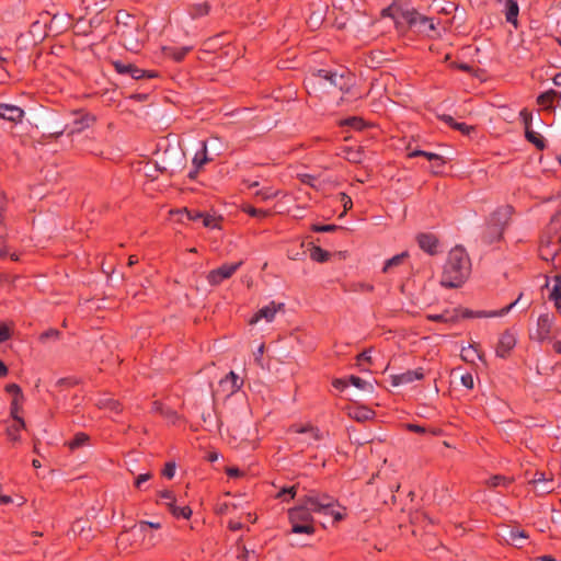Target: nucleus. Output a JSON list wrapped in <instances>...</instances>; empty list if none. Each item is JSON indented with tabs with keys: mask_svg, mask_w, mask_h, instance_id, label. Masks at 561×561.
Returning <instances> with one entry per match:
<instances>
[{
	"mask_svg": "<svg viewBox=\"0 0 561 561\" xmlns=\"http://www.w3.org/2000/svg\"><path fill=\"white\" fill-rule=\"evenodd\" d=\"M323 85V91L328 87L339 89L343 94H351L355 85V76L347 69L330 70L318 69L309 73L305 79V87L308 93L318 94L320 87Z\"/></svg>",
	"mask_w": 561,
	"mask_h": 561,
	"instance_id": "obj_1",
	"label": "nucleus"
},
{
	"mask_svg": "<svg viewBox=\"0 0 561 561\" xmlns=\"http://www.w3.org/2000/svg\"><path fill=\"white\" fill-rule=\"evenodd\" d=\"M471 274V261L465 248H453L447 256L440 276V285L445 288H459Z\"/></svg>",
	"mask_w": 561,
	"mask_h": 561,
	"instance_id": "obj_2",
	"label": "nucleus"
},
{
	"mask_svg": "<svg viewBox=\"0 0 561 561\" xmlns=\"http://www.w3.org/2000/svg\"><path fill=\"white\" fill-rule=\"evenodd\" d=\"M159 157L160 159L156 162L154 167L160 173L173 176L185 167V153L180 148L168 147Z\"/></svg>",
	"mask_w": 561,
	"mask_h": 561,
	"instance_id": "obj_3",
	"label": "nucleus"
},
{
	"mask_svg": "<svg viewBox=\"0 0 561 561\" xmlns=\"http://www.w3.org/2000/svg\"><path fill=\"white\" fill-rule=\"evenodd\" d=\"M312 510L305 502L301 505L288 511V518L291 525V533L312 535L316 531L313 525Z\"/></svg>",
	"mask_w": 561,
	"mask_h": 561,
	"instance_id": "obj_4",
	"label": "nucleus"
},
{
	"mask_svg": "<svg viewBox=\"0 0 561 561\" xmlns=\"http://www.w3.org/2000/svg\"><path fill=\"white\" fill-rule=\"evenodd\" d=\"M112 66L118 75L129 77L133 80L154 79L159 77V72L156 70L140 69L135 64L124 60H114L112 61Z\"/></svg>",
	"mask_w": 561,
	"mask_h": 561,
	"instance_id": "obj_5",
	"label": "nucleus"
},
{
	"mask_svg": "<svg viewBox=\"0 0 561 561\" xmlns=\"http://www.w3.org/2000/svg\"><path fill=\"white\" fill-rule=\"evenodd\" d=\"M523 297V294L520 293L517 297V299H515L513 302H511L510 305H507L506 307L500 309V310H492V311H484V310H480V311H473L471 309H468V308H461V307H458L456 308V311H457V314H459V320L460 319H473V318H495V317H503L505 314H507L512 309L513 307H515L519 300L522 299Z\"/></svg>",
	"mask_w": 561,
	"mask_h": 561,
	"instance_id": "obj_6",
	"label": "nucleus"
},
{
	"mask_svg": "<svg viewBox=\"0 0 561 561\" xmlns=\"http://www.w3.org/2000/svg\"><path fill=\"white\" fill-rule=\"evenodd\" d=\"M404 19L410 27L415 28L416 32L426 36H431V33L436 31L434 20L422 15L417 11H407L404 13Z\"/></svg>",
	"mask_w": 561,
	"mask_h": 561,
	"instance_id": "obj_7",
	"label": "nucleus"
},
{
	"mask_svg": "<svg viewBox=\"0 0 561 561\" xmlns=\"http://www.w3.org/2000/svg\"><path fill=\"white\" fill-rule=\"evenodd\" d=\"M513 213L514 208L511 205H504L496 208L490 216V228L501 237L508 225Z\"/></svg>",
	"mask_w": 561,
	"mask_h": 561,
	"instance_id": "obj_8",
	"label": "nucleus"
},
{
	"mask_svg": "<svg viewBox=\"0 0 561 561\" xmlns=\"http://www.w3.org/2000/svg\"><path fill=\"white\" fill-rule=\"evenodd\" d=\"M242 264V261L230 264L225 263L219 267L211 270L207 274L206 278L211 286H218L224 280L230 278L241 267Z\"/></svg>",
	"mask_w": 561,
	"mask_h": 561,
	"instance_id": "obj_9",
	"label": "nucleus"
},
{
	"mask_svg": "<svg viewBox=\"0 0 561 561\" xmlns=\"http://www.w3.org/2000/svg\"><path fill=\"white\" fill-rule=\"evenodd\" d=\"M528 484L533 486V491L537 495H546L554 490V481L552 477H547L545 472L536 471L528 480Z\"/></svg>",
	"mask_w": 561,
	"mask_h": 561,
	"instance_id": "obj_10",
	"label": "nucleus"
},
{
	"mask_svg": "<svg viewBox=\"0 0 561 561\" xmlns=\"http://www.w3.org/2000/svg\"><path fill=\"white\" fill-rule=\"evenodd\" d=\"M554 324V317L550 313H542L538 317L537 328L531 339L542 343L551 340V331Z\"/></svg>",
	"mask_w": 561,
	"mask_h": 561,
	"instance_id": "obj_11",
	"label": "nucleus"
},
{
	"mask_svg": "<svg viewBox=\"0 0 561 561\" xmlns=\"http://www.w3.org/2000/svg\"><path fill=\"white\" fill-rule=\"evenodd\" d=\"M304 501L307 505L310 506L312 512H318V513H321V512L328 513V510L332 508L336 503V500L327 493L309 494V495L305 496Z\"/></svg>",
	"mask_w": 561,
	"mask_h": 561,
	"instance_id": "obj_12",
	"label": "nucleus"
},
{
	"mask_svg": "<svg viewBox=\"0 0 561 561\" xmlns=\"http://www.w3.org/2000/svg\"><path fill=\"white\" fill-rule=\"evenodd\" d=\"M197 409L201 410L204 428L210 433L220 432L222 422L216 412L215 404L203 408L201 403Z\"/></svg>",
	"mask_w": 561,
	"mask_h": 561,
	"instance_id": "obj_13",
	"label": "nucleus"
},
{
	"mask_svg": "<svg viewBox=\"0 0 561 561\" xmlns=\"http://www.w3.org/2000/svg\"><path fill=\"white\" fill-rule=\"evenodd\" d=\"M517 343L516 335L511 329H506L499 339L495 347V354L500 358L510 357L512 351L515 348Z\"/></svg>",
	"mask_w": 561,
	"mask_h": 561,
	"instance_id": "obj_14",
	"label": "nucleus"
},
{
	"mask_svg": "<svg viewBox=\"0 0 561 561\" xmlns=\"http://www.w3.org/2000/svg\"><path fill=\"white\" fill-rule=\"evenodd\" d=\"M560 244L561 236H557L556 241L552 240V238H548L547 240L542 239L539 247L540 257L546 261H549L550 259L553 260L560 250Z\"/></svg>",
	"mask_w": 561,
	"mask_h": 561,
	"instance_id": "obj_15",
	"label": "nucleus"
},
{
	"mask_svg": "<svg viewBox=\"0 0 561 561\" xmlns=\"http://www.w3.org/2000/svg\"><path fill=\"white\" fill-rule=\"evenodd\" d=\"M424 378V370L423 368H416L414 370H407L402 374L392 375L391 376V385L393 387H398L401 385L411 383L415 380H421Z\"/></svg>",
	"mask_w": 561,
	"mask_h": 561,
	"instance_id": "obj_16",
	"label": "nucleus"
},
{
	"mask_svg": "<svg viewBox=\"0 0 561 561\" xmlns=\"http://www.w3.org/2000/svg\"><path fill=\"white\" fill-rule=\"evenodd\" d=\"M419 247L430 255L437 253L438 239L433 233L422 232L416 236Z\"/></svg>",
	"mask_w": 561,
	"mask_h": 561,
	"instance_id": "obj_17",
	"label": "nucleus"
},
{
	"mask_svg": "<svg viewBox=\"0 0 561 561\" xmlns=\"http://www.w3.org/2000/svg\"><path fill=\"white\" fill-rule=\"evenodd\" d=\"M24 111L20 106L5 103L0 104V117L2 119L18 123L22 121Z\"/></svg>",
	"mask_w": 561,
	"mask_h": 561,
	"instance_id": "obj_18",
	"label": "nucleus"
},
{
	"mask_svg": "<svg viewBox=\"0 0 561 561\" xmlns=\"http://www.w3.org/2000/svg\"><path fill=\"white\" fill-rule=\"evenodd\" d=\"M284 304L276 305L272 301L270 305L261 308L250 321L251 324L257 322L260 319L264 318L266 321L271 322L275 318L277 310L282 309Z\"/></svg>",
	"mask_w": 561,
	"mask_h": 561,
	"instance_id": "obj_19",
	"label": "nucleus"
},
{
	"mask_svg": "<svg viewBox=\"0 0 561 561\" xmlns=\"http://www.w3.org/2000/svg\"><path fill=\"white\" fill-rule=\"evenodd\" d=\"M76 115L77 117L73 121L75 128L71 130V133H80L83 129L92 126L96 121V117L90 113L78 112Z\"/></svg>",
	"mask_w": 561,
	"mask_h": 561,
	"instance_id": "obj_20",
	"label": "nucleus"
},
{
	"mask_svg": "<svg viewBox=\"0 0 561 561\" xmlns=\"http://www.w3.org/2000/svg\"><path fill=\"white\" fill-rule=\"evenodd\" d=\"M211 10V5L208 1L193 3L187 7V13L193 20H197L207 16Z\"/></svg>",
	"mask_w": 561,
	"mask_h": 561,
	"instance_id": "obj_21",
	"label": "nucleus"
},
{
	"mask_svg": "<svg viewBox=\"0 0 561 561\" xmlns=\"http://www.w3.org/2000/svg\"><path fill=\"white\" fill-rule=\"evenodd\" d=\"M426 318L432 322L442 323H457L459 321V314H457L456 308L453 310H445L442 313L427 314Z\"/></svg>",
	"mask_w": 561,
	"mask_h": 561,
	"instance_id": "obj_22",
	"label": "nucleus"
},
{
	"mask_svg": "<svg viewBox=\"0 0 561 561\" xmlns=\"http://www.w3.org/2000/svg\"><path fill=\"white\" fill-rule=\"evenodd\" d=\"M290 432L298 433V434H309V437H311L313 440H321L323 438L322 432L311 424L307 425H297L294 424L290 426Z\"/></svg>",
	"mask_w": 561,
	"mask_h": 561,
	"instance_id": "obj_23",
	"label": "nucleus"
},
{
	"mask_svg": "<svg viewBox=\"0 0 561 561\" xmlns=\"http://www.w3.org/2000/svg\"><path fill=\"white\" fill-rule=\"evenodd\" d=\"M348 415L357 421V422H366V421H369V420H373L376 415L375 411L371 410L370 408H367V407H357V408H354L350 413Z\"/></svg>",
	"mask_w": 561,
	"mask_h": 561,
	"instance_id": "obj_24",
	"label": "nucleus"
},
{
	"mask_svg": "<svg viewBox=\"0 0 561 561\" xmlns=\"http://www.w3.org/2000/svg\"><path fill=\"white\" fill-rule=\"evenodd\" d=\"M340 126L350 127L354 130L362 131L369 127L370 125L359 116H350L340 122Z\"/></svg>",
	"mask_w": 561,
	"mask_h": 561,
	"instance_id": "obj_25",
	"label": "nucleus"
},
{
	"mask_svg": "<svg viewBox=\"0 0 561 561\" xmlns=\"http://www.w3.org/2000/svg\"><path fill=\"white\" fill-rule=\"evenodd\" d=\"M221 386L229 385V388L227 389L229 391V394H233L237 392L243 385V380L240 379V377L234 374L233 371H230L221 381Z\"/></svg>",
	"mask_w": 561,
	"mask_h": 561,
	"instance_id": "obj_26",
	"label": "nucleus"
},
{
	"mask_svg": "<svg viewBox=\"0 0 561 561\" xmlns=\"http://www.w3.org/2000/svg\"><path fill=\"white\" fill-rule=\"evenodd\" d=\"M557 99H561V93L559 91L550 89L538 95L537 103L541 106H545L546 108H549Z\"/></svg>",
	"mask_w": 561,
	"mask_h": 561,
	"instance_id": "obj_27",
	"label": "nucleus"
},
{
	"mask_svg": "<svg viewBox=\"0 0 561 561\" xmlns=\"http://www.w3.org/2000/svg\"><path fill=\"white\" fill-rule=\"evenodd\" d=\"M165 505L168 506L169 512L175 517V518H184L188 519L192 516V510L190 506H178L175 502H167Z\"/></svg>",
	"mask_w": 561,
	"mask_h": 561,
	"instance_id": "obj_28",
	"label": "nucleus"
},
{
	"mask_svg": "<svg viewBox=\"0 0 561 561\" xmlns=\"http://www.w3.org/2000/svg\"><path fill=\"white\" fill-rule=\"evenodd\" d=\"M408 156L410 158L424 157V159H427L428 161H437V168H443L446 163L444 157H442L440 154L434 153V152H430V151L413 150V151L409 152Z\"/></svg>",
	"mask_w": 561,
	"mask_h": 561,
	"instance_id": "obj_29",
	"label": "nucleus"
},
{
	"mask_svg": "<svg viewBox=\"0 0 561 561\" xmlns=\"http://www.w3.org/2000/svg\"><path fill=\"white\" fill-rule=\"evenodd\" d=\"M525 138L533 144L538 150L546 148L545 138L537 131L530 129L525 131Z\"/></svg>",
	"mask_w": 561,
	"mask_h": 561,
	"instance_id": "obj_30",
	"label": "nucleus"
},
{
	"mask_svg": "<svg viewBox=\"0 0 561 561\" xmlns=\"http://www.w3.org/2000/svg\"><path fill=\"white\" fill-rule=\"evenodd\" d=\"M23 401L24 399H12L10 404V415L15 422L21 423L22 426H25L24 419L19 415L20 411L22 410Z\"/></svg>",
	"mask_w": 561,
	"mask_h": 561,
	"instance_id": "obj_31",
	"label": "nucleus"
},
{
	"mask_svg": "<svg viewBox=\"0 0 561 561\" xmlns=\"http://www.w3.org/2000/svg\"><path fill=\"white\" fill-rule=\"evenodd\" d=\"M508 536L512 543L518 548H522L528 539V534L519 529H511Z\"/></svg>",
	"mask_w": 561,
	"mask_h": 561,
	"instance_id": "obj_32",
	"label": "nucleus"
},
{
	"mask_svg": "<svg viewBox=\"0 0 561 561\" xmlns=\"http://www.w3.org/2000/svg\"><path fill=\"white\" fill-rule=\"evenodd\" d=\"M208 161L207 146L206 142L203 141L201 150H198L193 158V165L194 168L201 169Z\"/></svg>",
	"mask_w": 561,
	"mask_h": 561,
	"instance_id": "obj_33",
	"label": "nucleus"
},
{
	"mask_svg": "<svg viewBox=\"0 0 561 561\" xmlns=\"http://www.w3.org/2000/svg\"><path fill=\"white\" fill-rule=\"evenodd\" d=\"M408 256H409V253L407 251H404V252L397 254V255L392 256L391 259L387 260L382 267V272L388 273L391 267L401 265L403 263L404 259H407Z\"/></svg>",
	"mask_w": 561,
	"mask_h": 561,
	"instance_id": "obj_34",
	"label": "nucleus"
},
{
	"mask_svg": "<svg viewBox=\"0 0 561 561\" xmlns=\"http://www.w3.org/2000/svg\"><path fill=\"white\" fill-rule=\"evenodd\" d=\"M330 255V252L317 245L310 250V259L314 262L324 263L329 261Z\"/></svg>",
	"mask_w": 561,
	"mask_h": 561,
	"instance_id": "obj_35",
	"label": "nucleus"
},
{
	"mask_svg": "<svg viewBox=\"0 0 561 561\" xmlns=\"http://www.w3.org/2000/svg\"><path fill=\"white\" fill-rule=\"evenodd\" d=\"M242 211L248 214L251 217L259 218V219L266 218L271 215L270 210L255 208L254 206L249 205V204L242 206Z\"/></svg>",
	"mask_w": 561,
	"mask_h": 561,
	"instance_id": "obj_36",
	"label": "nucleus"
},
{
	"mask_svg": "<svg viewBox=\"0 0 561 561\" xmlns=\"http://www.w3.org/2000/svg\"><path fill=\"white\" fill-rule=\"evenodd\" d=\"M90 436L83 432L77 433L68 443V447L73 450L88 444Z\"/></svg>",
	"mask_w": 561,
	"mask_h": 561,
	"instance_id": "obj_37",
	"label": "nucleus"
},
{
	"mask_svg": "<svg viewBox=\"0 0 561 561\" xmlns=\"http://www.w3.org/2000/svg\"><path fill=\"white\" fill-rule=\"evenodd\" d=\"M7 210V196L2 192L0 195V237L7 236V226L4 221V214Z\"/></svg>",
	"mask_w": 561,
	"mask_h": 561,
	"instance_id": "obj_38",
	"label": "nucleus"
},
{
	"mask_svg": "<svg viewBox=\"0 0 561 561\" xmlns=\"http://www.w3.org/2000/svg\"><path fill=\"white\" fill-rule=\"evenodd\" d=\"M191 46L184 47H171L168 49V55L171 56L175 61H182L185 56L191 51Z\"/></svg>",
	"mask_w": 561,
	"mask_h": 561,
	"instance_id": "obj_39",
	"label": "nucleus"
},
{
	"mask_svg": "<svg viewBox=\"0 0 561 561\" xmlns=\"http://www.w3.org/2000/svg\"><path fill=\"white\" fill-rule=\"evenodd\" d=\"M512 482H513V479H511V478H507V477L502 476V474H495V476L491 477L486 481V484L490 488H497V486H501V485L508 486Z\"/></svg>",
	"mask_w": 561,
	"mask_h": 561,
	"instance_id": "obj_40",
	"label": "nucleus"
},
{
	"mask_svg": "<svg viewBox=\"0 0 561 561\" xmlns=\"http://www.w3.org/2000/svg\"><path fill=\"white\" fill-rule=\"evenodd\" d=\"M353 385L354 387L360 389V390H367V391H370L373 392L374 391V386L367 381H365L364 379H362L360 377L358 376H355V375H351L348 377V385Z\"/></svg>",
	"mask_w": 561,
	"mask_h": 561,
	"instance_id": "obj_41",
	"label": "nucleus"
},
{
	"mask_svg": "<svg viewBox=\"0 0 561 561\" xmlns=\"http://www.w3.org/2000/svg\"><path fill=\"white\" fill-rule=\"evenodd\" d=\"M179 213L181 214L182 221L184 220V218L187 221H197V220L202 219V217H203V211L197 210V209L183 208Z\"/></svg>",
	"mask_w": 561,
	"mask_h": 561,
	"instance_id": "obj_42",
	"label": "nucleus"
},
{
	"mask_svg": "<svg viewBox=\"0 0 561 561\" xmlns=\"http://www.w3.org/2000/svg\"><path fill=\"white\" fill-rule=\"evenodd\" d=\"M25 428L21 423L15 422L14 424L7 427L5 433L10 440L19 442L20 440V431Z\"/></svg>",
	"mask_w": 561,
	"mask_h": 561,
	"instance_id": "obj_43",
	"label": "nucleus"
},
{
	"mask_svg": "<svg viewBox=\"0 0 561 561\" xmlns=\"http://www.w3.org/2000/svg\"><path fill=\"white\" fill-rule=\"evenodd\" d=\"M310 229L313 232H334L336 230H342L343 227L333 225V224H330V225L313 224V225H311Z\"/></svg>",
	"mask_w": 561,
	"mask_h": 561,
	"instance_id": "obj_44",
	"label": "nucleus"
},
{
	"mask_svg": "<svg viewBox=\"0 0 561 561\" xmlns=\"http://www.w3.org/2000/svg\"><path fill=\"white\" fill-rule=\"evenodd\" d=\"M297 493V485H291L287 488H283L276 495L277 499H282L283 501H289L295 497Z\"/></svg>",
	"mask_w": 561,
	"mask_h": 561,
	"instance_id": "obj_45",
	"label": "nucleus"
},
{
	"mask_svg": "<svg viewBox=\"0 0 561 561\" xmlns=\"http://www.w3.org/2000/svg\"><path fill=\"white\" fill-rule=\"evenodd\" d=\"M549 299L553 300L554 304L561 300V276L559 275L554 277V285L549 295Z\"/></svg>",
	"mask_w": 561,
	"mask_h": 561,
	"instance_id": "obj_46",
	"label": "nucleus"
},
{
	"mask_svg": "<svg viewBox=\"0 0 561 561\" xmlns=\"http://www.w3.org/2000/svg\"><path fill=\"white\" fill-rule=\"evenodd\" d=\"M277 195L275 191H273L272 187H264L262 190H259L254 193V196L257 197L261 201H268L274 198Z\"/></svg>",
	"mask_w": 561,
	"mask_h": 561,
	"instance_id": "obj_47",
	"label": "nucleus"
},
{
	"mask_svg": "<svg viewBox=\"0 0 561 561\" xmlns=\"http://www.w3.org/2000/svg\"><path fill=\"white\" fill-rule=\"evenodd\" d=\"M5 392H8L9 394H12L13 398L12 399H24V396H23V392H22V389L19 385L16 383H8L4 388Z\"/></svg>",
	"mask_w": 561,
	"mask_h": 561,
	"instance_id": "obj_48",
	"label": "nucleus"
},
{
	"mask_svg": "<svg viewBox=\"0 0 561 561\" xmlns=\"http://www.w3.org/2000/svg\"><path fill=\"white\" fill-rule=\"evenodd\" d=\"M520 119L524 125V129L530 130L531 129V122H533V114L527 108H523L519 113Z\"/></svg>",
	"mask_w": 561,
	"mask_h": 561,
	"instance_id": "obj_49",
	"label": "nucleus"
},
{
	"mask_svg": "<svg viewBox=\"0 0 561 561\" xmlns=\"http://www.w3.org/2000/svg\"><path fill=\"white\" fill-rule=\"evenodd\" d=\"M363 158V151L357 149H348L347 150V160L352 163H360Z\"/></svg>",
	"mask_w": 561,
	"mask_h": 561,
	"instance_id": "obj_50",
	"label": "nucleus"
},
{
	"mask_svg": "<svg viewBox=\"0 0 561 561\" xmlns=\"http://www.w3.org/2000/svg\"><path fill=\"white\" fill-rule=\"evenodd\" d=\"M340 202L343 204L344 211L340 215V217L344 216L345 213L353 207L352 198L346 193H340Z\"/></svg>",
	"mask_w": 561,
	"mask_h": 561,
	"instance_id": "obj_51",
	"label": "nucleus"
},
{
	"mask_svg": "<svg viewBox=\"0 0 561 561\" xmlns=\"http://www.w3.org/2000/svg\"><path fill=\"white\" fill-rule=\"evenodd\" d=\"M203 226L206 227V228H217L218 225H217V218L209 215V214H206V213H203Z\"/></svg>",
	"mask_w": 561,
	"mask_h": 561,
	"instance_id": "obj_52",
	"label": "nucleus"
},
{
	"mask_svg": "<svg viewBox=\"0 0 561 561\" xmlns=\"http://www.w3.org/2000/svg\"><path fill=\"white\" fill-rule=\"evenodd\" d=\"M453 128L460 131L462 135H469L471 131H474L476 128L473 126L467 125L466 123L455 122Z\"/></svg>",
	"mask_w": 561,
	"mask_h": 561,
	"instance_id": "obj_53",
	"label": "nucleus"
},
{
	"mask_svg": "<svg viewBox=\"0 0 561 561\" xmlns=\"http://www.w3.org/2000/svg\"><path fill=\"white\" fill-rule=\"evenodd\" d=\"M356 360H357V366L358 367H362L363 363H367V364L371 365L370 351L369 350H365L362 353H359L356 356Z\"/></svg>",
	"mask_w": 561,
	"mask_h": 561,
	"instance_id": "obj_54",
	"label": "nucleus"
},
{
	"mask_svg": "<svg viewBox=\"0 0 561 561\" xmlns=\"http://www.w3.org/2000/svg\"><path fill=\"white\" fill-rule=\"evenodd\" d=\"M175 462L169 461L164 465V468L162 470V476L167 479H172L175 474Z\"/></svg>",
	"mask_w": 561,
	"mask_h": 561,
	"instance_id": "obj_55",
	"label": "nucleus"
},
{
	"mask_svg": "<svg viewBox=\"0 0 561 561\" xmlns=\"http://www.w3.org/2000/svg\"><path fill=\"white\" fill-rule=\"evenodd\" d=\"M59 334H60V332H59L58 330H56V329H49V330H47V331L43 332V333L39 335V340H41L42 342H45V341H47V340H49V339H58Z\"/></svg>",
	"mask_w": 561,
	"mask_h": 561,
	"instance_id": "obj_56",
	"label": "nucleus"
},
{
	"mask_svg": "<svg viewBox=\"0 0 561 561\" xmlns=\"http://www.w3.org/2000/svg\"><path fill=\"white\" fill-rule=\"evenodd\" d=\"M76 385H78V380L73 377L60 378L56 382L58 387H73Z\"/></svg>",
	"mask_w": 561,
	"mask_h": 561,
	"instance_id": "obj_57",
	"label": "nucleus"
},
{
	"mask_svg": "<svg viewBox=\"0 0 561 561\" xmlns=\"http://www.w3.org/2000/svg\"><path fill=\"white\" fill-rule=\"evenodd\" d=\"M10 337H11L10 328L7 324L1 323L0 324V343L8 341Z\"/></svg>",
	"mask_w": 561,
	"mask_h": 561,
	"instance_id": "obj_58",
	"label": "nucleus"
},
{
	"mask_svg": "<svg viewBox=\"0 0 561 561\" xmlns=\"http://www.w3.org/2000/svg\"><path fill=\"white\" fill-rule=\"evenodd\" d=\"M332 386L339 391H344L348 387V379L336 378L332 381Z\"/></svg>",
	"mask_w": 561,
	"mask_h": 561,
	"instance_id": "obj_59",
	"label": "nucleus"
},
{
	"mask_svg": "<svg viewBox=\"0 0 561 561\" xmlns=\"http://www.w3.org/2000/svg\"><path fill=\"white\" fill-rule=\"evenodd\" d=\"M461 383L463 387H466L467 389H473L474 387V382H473V377L471 374H465L461 376Z\"/></svg>",
	"mask_w": 561,
	"mask_h": 561,
	"instance_id": "obj_60",
	"label": "nucleus"
},
{
	"mask_svg": "<svg viewBox=\"0 0 561 561\" xmlns=\"http://www.w3.org/2000/svg\"><path fill=\"white\" fill-rule=\"evenodd\" d=\"M238 559L241 561H256V557L254 554L251 557L245 546H242L241 553L238 556Z\"/></svg>",
	"mask_w": 561,
	"mask_h": 561,
	"instance_id": "obj_61",
	"label": "nucleus"
},
{
	"mask_svg": "<svg viewBox=\"0 0 561 561\" xmlns=\"http://www.w3.org/2000/svg\"><path fill=\"white\" fill-rule=\"evenodd\" d=\"M151 478V473L150 472H146V473H141L139 474L136 480H135V486L137 489H141V485L142 483H145L146 481H148L149 479Z\"/></svg>",
	"mask_w": 561,
	"mask_h": 561,
	"instance_id": "obj_62",
	"label": "nucleus"
},
{
	"mask_svg": "<svg viewBox=\"0 0 561 561\" xmlns=\"http://www.w3.org/2000/svg\"><path fill=\"white\" fill-rule=\"evenodd\" d=\"M355 291H369L371 293L374 290V285L371 284H367V283H357V284H354V289Z\"/></svg>",
	"mask_w": 561,
	"mask_h": 561,
	"instance_id": "obj_63",
	"label": "nucleus"
},
{
	"mask_svg": "<svg viewBox=\"0 0 561 561\" xmlns=\"http://www.w3.org/2000/svg\"><path fill=\"white\" fill-rule=\"evenodd\" d=\"M226 474L229 478H239V477L243 476V472L239 468H237V467H228L226 469Z\"/></svg>",
	"mask_w": 561,
	"mask_h": 561,
	"instance_id": "obj_64",
	"label": "nucleus"
}]
</instances>
